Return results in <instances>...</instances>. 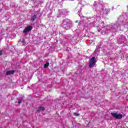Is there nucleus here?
Wrapping results in <instances>:
<instances>
[{
    "instance_id": "obj_1",
    "label": "nucleus",
    "mask_w": 128,
    "mask_h": 128,
    "mask_svg": "<svg viewBox=\"0 0 128 128\" xmlns=\"http://www.w3.org/2000/svg\"><path fill=\"white\" fill-rule=\"evenodd\" d=\"M72 22L69 19H65L63 20L61 26L65 28V30H70V28Z\"/></svg>"
},
{
    "instance_id": "obj_2",
    "label": "nucleus",
    "mask_w": 128,
    "mask_h": 128,
    "mask_svg": "<svg viewBox=\"0 0 128 128\" xmlns=\"http://www.w3.org/2000/svg\"><path fill=\"white\" fill-rule=\"evenodd\" d=\"M96 62H98V60H96V57H92L90 60V62L89 63V68H94V66H96Z\"/></svg>"
},
{
    "instance_id": "obj_3",
    "label": "nucleus",
    "mask_w": 128,
    "mask_h": 128,
    "mask_svg": "<svg viewBox=\"0 0 128 128\" xmlns=\"http://www.w3.org/2000/svg\"><path fill=\"white\" fill-rule=\"evenodd\" d=\"M111 114L116 120H120V118H122V114H118V113H112Z\"/></svg>"
},
{
    "instance_id": "obj_4",
    "label": "nucleus",
    "mask_w": 128,
    "mask_h": 128,
    "mask_svg": "<svg viewBox=\"0 0 128 128\" xmlns=\"http://www.w3.org/2000/svg\"><path fill=\"white\" fill-rule=\"evenodd\" d=\"M32 30V26H28L24 28L23 31L24 34H26V32H30Z\"/></svg>"
},
{
    "instance_id": "obj_5",
    "label": "nucleus",
    "mask_w": 128,
    "mask_h": 128,
    "mask_svg": "<svg viewBox=\"0 0 128 128\" xmlns=\"http://www.w3.org/2000/svg\"><path fill=\"white\" fill-rule=\"evenodd\" d=\"M14 70H8V71H6V74L7 76H10V74H14Z\"/></svg>"
},
{
    "instance_id": "obj_6",
    "label": "nucleus",
    "mask_w": 128,
    "mask_h": 128,
    "mask_svg": "<svg viewBox=\"0 0 128 128\" xmlns=\"http://www.w3.org/2000/svg\"><path fill=\"white\" fill-rule=\"evenodd\" d=\"M36 18H38V16L36 14H34L33 16L31 17L30 20H31V22H34V20H36Z\"/></svg>"
},
{
    "instance_id": "obj_7",
    "label": "nucleus",
    "mask_w": 128,
    "mask_h": 128,
    "mask_svg": "<svg viewBox=\"0 0 128 128\" xmlns=\"http://www.w3.org/2000/svg\"><path fill=\"white\" fill-rule=\"evenodd\" d=\"M44 108L42 106L38 107L37 110L38 112H44Z\"/></svg>"
},
{
    "instance_id": "obj_8",
    "label": "nucleus",
    "mask_w": 128,
    "mask_h": 128,
    "mask_svg": "<svg viewBox=\"0 0 128 128\" xmlns=\"http://www.w3.org/2000/svg\"><path fill=\"white\" fill-rule=\"evenodd\" d=\"M22 99H18V104H22Z\"/></svg>"
},
{
    "instance_id": "obj_9",
    "label": "nucleus",
    "mask_w": 128,
    "mask_h": 128,
    "mask_svg": "<svg viewBox=\"0 0 128 128\" xmlns=\"http://www.w3.org/2000/svg\"><path fill=\"white\" fill-rule=\"evenodd\" d=\"M74 115L76 116H80V114H78L76 112H74Z\"/></svg>"
},
{
    "instance_id": "obj_10",
    "label": "nucleus",
    "mask_w": 128,
    "mask_h": 128,
    "mask_svg": "<svg viewBox=\"0 0 128 128\" xmlns=\"http://www.w3.org/2000/svg\"><path fill=\"white\" fill-rule=\"evenodd\" d=\"M106 14H108V12H110V10L106 9Z\"/></svg>"
},
{
    "instance_id": "obj_11",
    "label": "nucleus",
    "mask_w": 128,
    "mask_h": 128,
    "mask_svg": "<svg viewBox=\"0 0 128 128\" xmlns=\"http://www.w3.org/2000/svg\"><path fill=\"white\" fill-rule=\"evenodd\" d=\"M49 65H50V64L48 63L47 64H44V68H48V66Z\"/></svg>"
},
{
    "instance_id": "obj_12",
    "label": "nucleus",
    "mask_w": 128,
    "mask_h": 128,
    "mask_svg": "<svg viewBox=\"0 0 128 128\" xmlns=\"http://www.w3.org/2000/svg\"><path fill=\"white\" fill-rule=\"evenodd\" d=\"M102 24L103 26H104V28H106V25H104V22H102Z\"/></svg>"
},
{
    "instance_id": "obj_13",
    "label": "nucleus",
    "mask_w": 128,
    "mask_h": 128,
    "mask_svg": "<svg viewBox=\"0 0 128 128\" xmlns=\"http://www.w3.org/2000/svg\"><path fill=\"white\" fill-rule=\"evenodd\" d=\"M0 56H2V51L0 50Z\"/></svg>"
},
{
    "instance_id": "obj_14",
    "label": "nucleus",
    "mask_w": 128,
    "mask_h": 128,
    "mask_svg": "<svg viewBox=\"0 0 128 128\" xmlns=\"http://www.w3.org/2000/svg\"><path fill=\"white\" fill-rule=\"evenodd\" d=\"M94 6H96V2L94 4Z\"/></svg>"
},
{
    "instance_id": "obj_15",
    "label": "nucleus",
    "mask_w": 128,
    "mask_h": 128,
    "mask_svg": "<svg viewBox=\"0 0 128 128\" xmlns=\"http://www.w3.org/2000/svg\"><path fill=\"white\" fill-rule=\"evenodd\" d=\"M76 23H77V22H78V21L76 20Z\"/></svg>"
},
{
    "instance_id": "obj_16",
    "label": "nucleus",
    "mask_w": 128,
    "mask_h": 128,
    "mask_svg": "<svg viewBox=\"0 0 128 128\" xmlns=\"http://www.w3.org/2000/svg\"><path fill=\"white\" fill-rule=\"evenodd\" d=\"M79 16H80V18H82V16H80V15L79 14Z\"/></svg>"
},
{
    "instance_id": "obj_17",
    "label": "nucleus",
    "mask_w": 128,
    "mask_h": 128,
    "mask_svg": "<svg viewBox=\"0 0 128 128\" xmlns=\"http://www.w3.org/2000/svg\"><path fill=\"white\" fill-rule=\"evenodd\" d=\"M56 0H56L58 1V0Z\"/></svg>"
},
{
    "instance_id": "obj_18",
    "label": "nucleus",
    "mask_w": 128,
    "mask_h": 128,
    "mask_svg": "<svg viewBox=\"0 0 128 128\" xmlns=\"http://www.w3.org/2000/svg\"><path fill=\"white\" fill-rule=\"evenodd\" d=\"M22 42H24V41H22Z\"/></svg>"
}]
</instances>
